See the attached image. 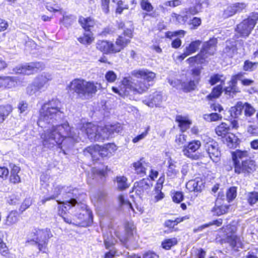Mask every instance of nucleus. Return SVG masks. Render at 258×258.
<instances>
[{
	"label": "nucleus",
	"instance_id": "45",
	"mask_svg": "<svg viewBox=\"0 0 258 258\" xmlns=\"http://www.w3.org/2000/svg\"><path fill=\"white\" fill-rule=\"evenodd\" d=\"M26 92L29 95H32L36 94L38 92H41V91L34 81L31 84L29 85L27 87Z\"/></svg>",
	"mask_w": 258,
	"mask_h": 258
},
{
	"label": "nucleus",
	"instance_id": "15",
	"mask_svg": "<svg viewBox=\"0 0 258 258\" xmlns=\"http://www.w3.org/2000/svg\"><path fill=\"white\" fill-rule=\"evenodd\" d=\"M204 147L209 157L214 162H218L221 155L218 143L214 141H210L206 143Z\"/></svg>",
	"mask_w": 258,
	"mask_h": 258
},
{
	"label": "nucleus",
	"instance_id": "27",
	"mask_svg": "<svg viewBox=\"0 0 258 258\" xmlns=\"http://www.w3.org/2000/svg\"><path fill=\"white\" fill-rule=\"evenodd\" d=\"M12 170L11 171L10 181L13 183H17L20 182V177L18 175L20 171V168L15 165H11Z\"/></svg>",
	"mask_w": 258,
	"mask_h": 258
},
{
	"label": "nucleus",
	"instance_id": "59",
	"mask_svg": "<svg viewBox=\"0 0 258 258\" xmlns=\"http://www.w3.org/2000/svg\"><path fill=\"white\" fill-rule=\"evenodd\" d=\"M32 202L30 198L26 199L20 206V210L23 212L31 205Z\"/></svg>",
	"mask_w": 258,
	"mask_h": 258
},
{
	"label": "nucleus",
	"instance_id": "5",
	"mask_svg": "<svg viewBox=\"0 0 258 258\" xmlns=\"http://www.w3.org/2000/svg\"><path fill=\"white\" fill-rule=\"evenodd\" d=\"M132 37V30L126 29L123 31V36L120 35L116 39L115 45L111 42L105 40H98L96 48L104 53H116L119 52L130 42Z\"/></svg>",
	"mask_w": 258,
	"mask_h": 258
},
{
	"label": "nucleus",
	"instance_id": "7",
	"mask_svg": "<svg viewBox=\"0 0 258 258\" xmlns=\"http://www.w3.org/2000/svg\"><path fill=\"white\" fill-rule=\"evenodd\" d=\"M217 40L216 38H212L208 41L205 42L203 45L200 53L196 56L188 58L187 59L188 63L192 64L195 62L201 63L209 55H213L216 51V44Z\"/></svg>",
	"mask_w": 258,
	"mask_h": 258
},
{
	"label": "nucleus",
	"instance_id": "58",
	"mask_svg": "<svg viewBox=\"0 0 258 258\" xmlns=\"http://www.w3.org/2000/svg\"><path fill=\"white\" fill-rule=\"evenodd\" d=\"M141 5L142 8L147 12H150L153 9L151 4L146 0H143L141 2Z\"/></svg>",
	"mask_w": 258,
	"mask_h": 258
},
{
	"label": "nucleus",
	"instance_id": "29",
	"mask_svg": "<svg viewBox=\"0 0 258 258\" xmlns=\"http://www.w3.org/2000/svg\"><path fill=\"white\" fill-rule=\"evenodd\" d=\"M219 197H220V195H219ZM220 203V199L218 197L216 200L215 206L213 208V212L218 215H221L227 213L229 209V206L227 205H222L219 206L218 204Z\"/></svg>",
	"mask_w": 258,
	"mask_h": 258
},
{
	"label": "nucleus",
	"instance_id": "4",
	"mask_svg": "<svg viewBox=\"0 0 258 258\" xmlns=\"http://www.w3.org/2000/svg\"><path fill=\"white\" fill-rule=\"evenodd\" d=\"M232 158L236 174H249L255 170L254 162L249 158L246 151L237 150L232 152Z\"/></svg>",
	"mask_w": 258,
	"mask_h": 258
},
{
	"label": "nucleus",
	"instance_id": "3",
	"mask_svg": "<svg viewBox=\"0 0 258 258\" xmlns=\"http://www.w3.org/2000/svg\"><path fill=\"white\" fill-rule=\"evenodd\" d=\"M132 75L138 80H135L132 77L123 78L119 89L113 87L112 91L121 96L128 95L131 93L142 94L146 92L152 85L156 74L147 70L140 69L134 70Z\"/></svg>",
	"mask_w": 258,
	"mask_h": 258
},
{
	"label": "nucleus",
	"instance_id": "43",
	"mask_svg": "<svg viewBox=\"0 0 258 258\" xmlns=\"http://www.w3.org/2000/svg\"><path fill=\"white\" fill-rule=\"evenodd\" d=\"M222 116L217 113H212L204 115V118L208 121H215L221 119Z\"/></svg>",
	"mask_w": 258,
	"mask_h": 258
},
{
	"label": "nucleus",
	"instance_id": "6",
	"mask_svg": "<svg viewBox=\"0 0 258 258\" xmlns=\"http://www.w3.org/2000/svg\"><path fill=\"white\" fill-rule=\"evenodd\" d=\"M70 90L76 92L82 98H89L94 95L101 88V84L93 81H87L84 79H75L69 85Z\"/></svg>",
	"mask_w": 258,
	"mask_h": 258
},
{
	"label": "nucleus",
	"instance_id": "13",
	"mask_svg": "<svg viewBox=\"0 0 258 258\" xmlns=\"http://www.w3.org/2000/svg\"><path fill=\"white\" fill-rule=\"evenodd\" d=\"M44 67L41 62H32L28 64L21 65L16 67L14 71L17 74H23L29 75L39 70H42Z\"/></svg>",
	"mask_w": 258,
	"mask_h": 258
},
{
	"label": "nucleus",
	"instance_id": "42",
	"mask_svg": "<svg viewBox=\"0 0 258 258\" xmlns=\"http://www.w3.org/2000/svg\"><path fill=\"white\" fill-rule=\"evenodd\" d=\"M12 106L10 104H7L6 105H0V114L6 118L12 111Z\"/></svg>",
	"mask_w": 258,
	"mask_h": 258
},
{
	"label": "nucleus",
	"instance_id": "48",
	"mask_svg": "<svg viewBox=\"0 0 258 258\" xmlns=\"http://www.w3.org/2000/svg\"><path fill=\"white\" fill-rule=\"evenodd\" d=\"M257 62H252L249 60H246L244 62L243 69L246 71H253L257 68Z\"/></svg>",
	"mask_w": 258,
	"mask_h": 258
},
{
	"label": "nucleus",
	"instance_id": "16",
	"mask_svg": "<svg viewBox=\"0 0 258 258\" xmlns=\"http://www.w3.org/2000/svg\"><path fill=\"white\" fill-rule=\"evenodd\" d=\"M132 166L135 173L140 177L144 176L146 174L147 170L151 167L150 163L144 157L134 162Z\"/></svg>",
	"mask_w": 258,
	"mask_h": 258
},
{
	"label": "nucleus",
	"instance_id": "14",
	"mask_svg": "<svg viewBox=\"0 0 258 258\" xmlns=\"http://www.w3.org/2000/svg\"><path fill=\"white\" fill-rule=\"evenodd\" d=\"M152 186V180L149 178H144L134 183L132 192L141 198L145 192H147Z\"/></svg>",
	"mask_w": 258,
	"mask_h": 258
},
{
	"label": "nucleus",
	"instance_id": "12",
	"mask_svg": "<svg viewBox=\"0 0 258 258\" xmlns=\"http://www.w3.org/2000/svg\"><path fill=\"white\" fill-rule=\"evenodd\" d=\"M195 6L178 15V21L181 20L183 23L187 22L190 18V15H194L201 11L204 6H208V0H194Z\"/></svg>",
	"mask_w": 258,
	"mask_h": 258
},
{
	"label": "nucleus",
	"instance_id": "46",
	"mask_svg": "<svg viewBox=\"0 0 258 258\" xmlns=\"http://www.w3.org/2000/svg\"><path fill=\"white\" fill-rule=\"evenodd\" d=\"M177 243V239L175 238L172 239H168L162 242V247L166 249H170L172 246L176 244Z\"/></svg>",
	"mask_w": 258,
	"mask_h": 258
},
{
	"label": "nucleus",
	"instance_id": "52",
	"mask_svg": "<svg viewBox=\"0 0 258 258\" xmlns=\"http://www.w3.org/2000/svg\"><path fill=\"white\" fill-rule=\"evenodd\" d=\"M116 240L112 236H106L104 235V242L106 248H109L110 246L114 245Z\"/></svg>",
	"mask_w": 258,
	"mask_h": 258
},
{
	"label": "nucleus",
	"instance_id": "56",
	"mask_svg": "<svg viewBox=\"0 0 258 258\" xmlns=\"http://www.w3.org/2000/svg\"><path fill=\"white\" fill-rule=\"evenodd\" d=\"M227 146L231 148L234 147V144L236 143V139L234 135L231 134L227 137L225 139Z\"/></svg>",
	"mask_w": 258,
	"mask_h": 258
},
{
	"label": "nucleus",
	"instance_id": "1",
	"mask_svg": "<svg viewBox=\"0 0 258 258\" xmlns=\"http://www.w3.org/2000/svg\"><path fill=\"white\" fill-rule=\"evenodd\" d=\"M61 106L58 99H52L44 103L40 110L37 124L42 128H47L41 135L44 148L51 149L56 144L60 146L63 142L70 141L73 144L79 141V133L76 132L74 128H71L68 122L54 125L63 116Z\"/></svg>",
	"mask_w": 258,
	"mask_h": 258
},
{
	"label": "nucleus",
	"instance_id": "34",
	"mask_svg": "<svg viewBox=\"0 0 258 258\" xmlns=\"http://www.w3.org/2000/svg\"><path fill=\"white\" fill-rule=\"evenodd\" d=\"M116 181L117 187L120 190H124L129 187V184L127 182V179L125 176H117Z\"/></svg>",
	"mask_w": 258,
	"mask_h": 258
},
{
	"label": "nucleus",
	"instance_id": "54",
	"mask_svg": "<svg viewBox=\"0 0 258 258\" xmlns=\"http://www.w3.org/2000/svg\"><path fill=\"white\" fill-rule=\"evenodd\" d=\"M189 22L188 25L191 29H196L201 24V19L197 17H194L191 20H189Z\"/></svg>",
	"mask_w": 258,
	"mask_h": 258
},
{
	"label": "nucleus",
	"instance_id": "32",
	"mask_svg": "<svg viewBox=\"0 0 258 258\" xmlns=\"http://www.w3.org/2000/svg\"><path fill=\"white\" fill-rule=\"evenodd\" d=\"M230 125L226 123L222 122L216 129V133L219 136H225L229 133Z\"/></svg>",
	"mask_w": 258,
	"mask_h": 258
},
{
	"label": "nucleus",
	"instance_id": "44",
	"mask_svg": "<svg viewBox=\"0 0 258 258\" xmlns=\"http://www.w3.org/2000/svg\"><path fill=\"white\" fill-rule=\"evenodd\" d=\"M236 188L234 186L230 187L226 192L227 200L228 202L233 201L236 197Z\"/></svg>",
	"mask_w": 258,
	"mask_h": 258
},
{
	"label": "nucleus",
	"instance_id": "57",
	"mask_svg": "<svg viewBox=\"0 0 258 258\" xmlns=\"http://www.w3.org/2000/svg\"><path fill=\"white\" fill-rule=\"evenodd\" d=\"M177 224V222L176 221V219H175L174 220H168L165 223V226L169 228L171 230V231L176 230V228H175V226Z\"/></svg>",
	"mask_w": 258,
	"mask_h": 258
},
{
	"label": "nucleus",
	"instance_id": "11",
	"mask_svg": "<svg viewBox=\"0 0 258 258\" xmlns=\"http://www.w3.org/2000/svg\"><path fill=\"white\" fill-rule=\"evenodd\" d=\"M116 150V147L114 144H107L101 147L98 145L90 146L85 149L84 153L85 154L89 153L93 159H97V155H99L102 157L110 156L112 152Z\"/></svg>",
	"mask_w": 258,
	"mask_h": 258
},
{
	"label": "nucleus",
	"instance_id": "21",
	"mask_svg": "<svg viewBox=\"0 0 258 258\" xmlns=\"http://www.w3.org/2000/svg\"><path fill=\"white\" fill-rule=\"evenodd\" d=\"M201 146L200 141L198 140L189 143L188 146L183 150L184 155L189 158H195V156L192 155V153L196 152Z\"/></svg>",
	"mask_w": 258,
	"mask_h": 258
},
{
	"label": "nucleus",
	"instance_id": "23",
	"mask_svg": "<svg viewBox=\"0 0 258 258\" xmlns=\"http://www.w3.org/2000/svg\"><path fill=\"white\" fill-rule=\"evenodd\" d=\"M164 181V177L161 176L158 179L156 185L155 187V193L153 194V200L155 202H157L163 199L164 195L161 191L162 188V184Z\"/></svg>",
	"mask_w": 258,
	"mask_h": 258
},
{
	"label": "nucleus",
	"instance_id": "10",
	"mask_svg": "<svg viewBox=\"0 0 258 258\" xmlns=\"http://www.w3.org/2000/svg\"><path fill=\"white\" fill-rule=\"evenodd\" d=\"M257 20L258 13H250L247 19L243 20L237 25L236 32L242 37H248L253 29Z\"/></svg>",
	"mask_w": 258,
	"mask_h": 258
},
{
	"label": "nucleus",
	"instance_id": "36",
	"mask_svg": "<svg viewBox=\"0 0 258 258\" xmlns=\"http://www.w3.org/2000/svg\"><path fill=\"white\" fill-rule=\"evenodd\" d=\"M236 13L234 11L232 4L227 6L224 8L221 17L224 19H227L235 15Z\"/></svg>",
	"mask_w": 258,
	"mask_h": 258
},
{
	"label": "nucleus",
	"instance_id": "41",
	"mask_svg": "<svg viewBox=\"0 0 258 258\" xmlns=\"http://www.w3.org/2000/svg\"><path fill=\"white\" fill-rule=\"evenodd\" d=\"M16 82L12 77H3V88H12L15 86Z\"/></svg>",
	"mask_w": 258,
	"mask_h": 258
},
{
	"label": "nucleus",
	"instance_id": "39",
	"mask_svg": "<svg viewBox=\"0 0 258 258\" xmlns=\"http://www.w3.org/2000/svg\"><path fill=\"white\" fill-rule=\"evenodd\" d=\"M18 221V213L16 211H13L7 216L6 224L11 225L16 223Z\"/></svg>",
	"mask_w": 258,
	"mask_h": 258
},
{
	"label": "nucleus",
	"instance_id": "33",
	"mask_svg": "<svg viewBox=\"0 0 258 258\" xmlns=\"http://www.w3.org/2000/svg\"><path fill=\"white\" fill-rule=\"evenodd\" d=\"M243 105L241 102H238L235 106L231 108L230 112L232 117L236 118L241 114L243 109Z\"/></svg>",
	"mask_w": 258,
	"mask_h": 258
},
{
	"label": "nucleus",
	"instance_id": "51",
	"mask_svg": "<svg viewBox=\"0 0 258 258\" xmlns=\"http://www.w3.org/2000/svg\"><path fill=\"white\" fill-rule=\"evenodd\" d=\"M118 199L121 205L126 206L127 208L130 209L135 212V210L133 208L132 204L127 200L125 199V197L123 195H120Z\"/></svg>",
	"mask_w": 258,
	"mask_h": 258
},
{
	"label": "nucleus",
	"instance_id": "19",
	"mask_svg": "<svg viewBox=\"0 0 258 258\" xmlns=\"http://www.w3.org/2000/svg\"><path fill=\"white\" fill-rule=\"evenodd\" d=\"M240 76V74H238L232 77L231 80L228 83V86L224 89L226 95L233 97L236 93L240 92L238 87L237 86V80L239 79Z\"/></svg>",
	"mask_w": 258,
	"mask_h": 258
},
{
	"label": "nucleus",
	"instance_id": "24",
	"mask_svg": "<svg viewBox=\"0 0 258 258\" xmlns=\"http://www.w3.org/2000/svg\"><path fill=\"white\" fill-rule=\"evenodd\" d=\"M104 131L106 133H108V138L112 137L114 134H118L121 132L122 130V126L119 124H115L113 125H106L103 126Z\"/></svg>",
	"mask_w": 258,
	"mask_h": 258
},
{
	"label": "nucleus",
	"instance_id": "55",
	"mask_svg": "<svg viewBox=\"0 0 258 258\" xmlns=\"http://www.w3.org/2000/svg\"><path fill=\"white\" fill-rule=\"evenodd\" d=\"M28 105L26 101H20L18 104V109L20 113H25L28 109Z\"/></svg>",
	"mask_w": 258,
	"mask_h": 258
},
{
	"label": "nucleus",
	"instance_id": "31",
	"mask_svg": "<svg viewBox=\"0 0 258 258\" xmlns=\"http://www.w3.org/2000/svg\"><path fill=\"white\" fill-rule=\"evenodd\" d=\"M78 40L82 44L89 45L94 40L93 34L91 32L87 31L84 34L83 36L78 38Z\"/></svg>",
	"mask_w": 258,
	"mask_h": 258
},
{
	"label": "nucleus",
	"instance_id": "47",
	"mask_svg": "<svg viewBox=\"0 0 258 258\" xmlns=\"http://www.w3.org/2000/svg\"><path fill=\"white\" fill-rule=\"evenodd\" d=\"M106 195L104 192H99L91 196V200L95 202H101L104 200Z\"/></svg>",
	"mask_w": 258,
	"mask_h": 258
},
{
	"label": "nucleus",
	"instance_id": "18",
	"mask_svg": "<svg viewBox=\"0 0 258 258\" xmlns=\"http://www.w3.org/2000/svg\"><path fill=\"white\" fill-rule=\"evenodd\" d=\"M63 188L59 185L53 184V187H51L50 190L47 189V194L43 197L41 202L44 204L47 201L55 199L60 194Z\"/></svg>",
	"mask_w": 258,
	"mask_h": 258
},
{
	"label": "nucleus",
	"instance_id": "35",
	"mask_svg": "<svg viewBox=\"0 0 258 258\" xmlns=\"http://www.w3.org/2000/svg\"><path fill=\"white\" fill-rule=\"evenodd\" d=\"M222 92V87L221 85H218L214 87L212 92L207 96L209 100H213L218 98Z\"/></svg>",
	"mask_w": 258,
	"mask_h": 258
},
{
	"label": "nucleus",
	"instance_id": "50",
	"mask_svg": "<svg viewBox=\"0 0 258 258\" xmlns=\"http://www.w3.org/2000/svg\"><path fill=\"white\" fill-rule=\"evenodd\" d=\"M243 109L244 110L245 115L251 116L255 112V109L249 104L245 103L243 105Z\"/></svg>",
	"mask_w": 258,
	"mask_h": 258
},
{
	"label": "nucleus",
	"instance_id": "60",
	"mask_svg": "<svg viewBox=\"0 0 258 258\" xmlns=\"http://www.w3.org/2000/svg\"><path fill=\"white\" fill-rule=\"evenodd\" d=\"M149 130V127H148L144 132L134 138L133 140V143H136L140 140L144 139L147 136Z\"/></svg>",
	"mask_w": 258,
	"mask_h": 258
},
{
	"label": "nucleus",
	"instance_id": "9",
	"mask_svg": "<svg viewBox=\"0 0 258 258\" xmlns=\"http://www.w3.org/2000/svg\"><path fill=\"white\" fill-rule=\"evenodd\" d=\"M81 130L85 132L91 141H103L108 139L109 134L104 131L103 126H102L89 122L84 124Z\"/></svg>",
	"mask_w": 258,
	"mask_h": 258
},
{
	"label": "nucleus",
	"instance_id": "8",
	"mask_svg": "<svg viewBox=\"0 0 258 258\" xmlns=\"http://www.w3.org/2000/svg\"><path fill=\"white\" fill-rule=\"evenodd\" d=\"M51 237L52 234L50 229H35V232H32L29 235L27 242L33 241L35 243H38L39 250L44 252L48 240Z\"/></svg>",
	"mask_w": 258,
	"mask_h": 258
},
{
	"label": "nucleus",
	"instance_id": "49",
	"mask_svg": "<svg viewBox=\"0 0 258 258\" xmlns=\"http://www.w3.org/2000/svg\"><path fill=\"white\" fill-rule=\"evenodd\" d=\"M104 176V172L103 170H100L96 168H92L91 174H89V176L93 179L97 178L98 176L102 177Z\"/></svg>",
	"mask_w": 258,
	"mask_h": 258
},
{
	"label": "nucleus",
	"instance_id": "26",
	"mask_svg": "<svg viewBox=\"0 0 258 258\" xmlns=\"http://www.w3.org/2000/svg\"><path fill=\"white\" fill-rule=\"evenodd\" d=\"M178 127L182 132H184L189 128L191 124V121L187 116L178 115Z\"/></svg>",
	"mask_w": 258,
	"mask_h": 258
},
{
	"label": "nucleus",
	"instance_id": "28",
	"mask_svg": "<svg viewBox=\"0 0 258 258\" xmlns=\"http://www.w3.org/2000/svg\"><path fill=\"white\" fill-rule=\"evenodd\" d=\"M202 184L201 181L191 180L187 182L186 187L189 191H199L202 189Z\"/></svg>",
	"mask_w": 258,
	"mask_h": 258
},
{
	"label": "nucleus",
	"instance_id": "30",
	"mask_svg": "<svg viewBox=\"0 0 258 258\" xmlns=\"http://www.w3.org/2000/svg\"><path fill=\"white\" fill-rule=\"evenodd\" d=\"M198 82L199 79H196V80H190L189 81L182 83L181 87L184 91L189 92L195 90Z\"/></svg>",
	"mask_w": 258,
	"mask_h": 258
},
{
	"label": "nucleus",
	"instance_id": "20",
	"mask_svg": "<svg viewBox=\"0 0 258 258\" xmlns=\"http://www.w3.org/2000/svg\"><path fill=\"white\" fill-rule=\"evenodd\" d=\"M51 79V75L43 73L38 76L35 80V83L37 85L41 91H43L48 86V82Z\"/></svg>",
	"mask_w": 258,
	"mask_h": 258
},
{
	"label": "nucleus",
	"instance_id": "61",
	"mask_svg": "<svg viewBox=\"0 0 258 258\" xmlns=\"http://www.w3.org/2000/svg\"><path fill=\"white\" fill-rule=\"evenodd\" d=\"M46 9L50 12H56L59 11L58 7L56 4L47 3L45 5Z\"/></svg>",
	"mask_w": 258,
	"mask_h": 258
},
{
	"label": "nucleus",
	"instance_id": "38",
	"mask_svg": "<svg viewBox=\"0 0 258 258\" xmlns=\"http://www.w3.org/2000/svg\"><path fill=\"white\" fill-rule=\"evenodd\" d=\"M225 80L226 78L223 75L217 74L211 76L209 82L211 85H214L219 82L224 83Z\"/></svg>",
	"mask_w": 258,
	"mask_h": 258
},
{
	"label": "nucleus",
	"instance_id": "37",
	"mask_svg": "<svg viewBox=\"0 0 258 258\" xmlns=\"http://www.w3.org/2000/svg\"><path fill=\"white\" fill-rule=\"evenodd\" d=\"M232 5L236 14L245 12L248 6V4L244 2L234 3Z\"/></svg>",
	"mask_w": 258,
	"mask_h": 258
},
{
	"label": "nucleus",
	"instance_id": "2",
	"mask_svg": "<svg viewBox=\"0 0 258 258\" xmlns=\"http://www.w3.org/2000/svg\"><path fill=\"white\" fill-rule=\"evenodd\" d=\"M70 189L67 191L68 198L62 202L57 201L58 206V215L64 222L69 224L84 226L93 221L92 212L84 204L77 201L78 189Z\"/></svg>",
	"mask_w": 258,
	"mask_h": 258
},
{
	"label": "nucleus",
	"instance_id": "53",
	"mask_svg": "<svg viewBox=\"0 0 258 258\" xmlns=\"http://www.w3.org/2000/svg\"><path fill=\"white\" fill-rule=\"evenodd\" d=\"M105 78L108 82L112 83L116 80L117 76L113 71H109L106 73Z\"/></svg>",
	"mask_w": 258,
	"mask_h": 258
},
{
	"label": "nucleus",
	"instance_id": "25",
	"mask_svg": "<svg viewBox=\"0 0 258 258\" xmlns=\"http://www.w3.org/2000/svg\"><path fill=\"white\" fill-rule=\"evenodd\" d=\"M79 22L82 27L87 32H90L91 28L95 24L94 20L90 17L84 18L81 17L79 18Z\"/></svg>",
	"mask_w": 258,
	"mask_h": 258
},
{
	"label": "nucleus",
	"instance_id": "40",
	"mask_svg": "<svg viewBox=\"0 0 258 258\" xmlns=\"http://www.w3.org/2000/svg\"><path fill=\"white\" fill-rule=\"evenodd\" d=\"M246 199L248 203L252 206L258 201V192L256 191L248 192L246 195Z\"/></svg>",
	"mask_w": 258,
	"mask_h": 258
},
{
	"label": "nucleus",
	"instance_id": "22",
	"mask_svg": "<svg viewBox=\"0 0 258 258\" xmlns=\"http://www.w3.org/2000/svg\"><path fill=\"white\" fill-rule=\"evenodd\" d=\"M202 43V41L198 40L191 42L188 46L185 48L184 52L179 57L183 59L185 57L196 52Z\"/></svg>",
	"mask_w": 258,
	"mask_h": 258
},
{
	"label": "nucleus",
	"instance_id": "17",
	"mask_svg": "<svg viewBox=\"0 0 258 258\" xmlns=\"http://www.w3.org/2000/svg\"><path fill=\"white\" fill-rule=\"evenodd\" d=\"M163 100V97L160 92H155L148 98L143 100V102L150 107H160Z\"/></svg>",
	"mask_w": 258,
	"mask_h": 258
},
{
	"label": "nucleus",
	"instance_id": "63",
	"mask_svg": "<svg viewBox=\"0 0 258 258\" xmlns=\"http://www.w3.org/2000/svg\"><path fill=\"white\" fill-rule=\"evenodd\" d=\"M9 174V170L5 167H0V177L6 179Z\"/></svg>",
	"mask_w": 258,
	"mask_h": 258
},
{
	"label": "nucleus",
	"instance_id": "64",
	"mask_svg": "<svg viewBox=\"0 0 258 258\" xmlns=\"http://www.w3.org/2000/svg\"><path fill=\"white\" fill-rule=\"evenodd\" d=\"M102 2V8L103 12L105 13H108L109 12V4L110 0H101Z\"/></svg>",
	"mask_w": 258,
	"mask_h": 258
},
{
	"label": "nucleus",
	"instance_id": "62",
	"mask_svg": "<svg viewBox=\"0 0 258 258\" xmlns=\"http://www.w3.org/2000/svg\"><path fill=\"white\" fill-rule=\"evenodd\" d=\"M0 253L4 256H9V250L5 243H2V245H0Z\"/></svg>",
	"mask_w": 258,
	"mask_h": 258
}]
</instances>
